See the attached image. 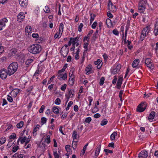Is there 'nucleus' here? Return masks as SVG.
<instances>
[{"label": "nucleus", "instance_id": "1", "mask_svg": "<svg viewBox=\"0 0 158 158\" xmlns=\"http://www.w3.org/2000/svg\"><path fill=\"white\" fill-rule=\"evenodd\" d=\"M42 50L41 46L39 44H34L30 46L28 48V50L33 54L40 53Z\"/></svg>", "mask_w": 158, "mask_h": 158}, {"label": "nucleus", "instance_id": "2", "mask_svg": "<svg viewBox=\"0 0 158 158\" xmlns=\"http://www.w3.org/2000/svg\"><path fill=\"white\" fill-rule=\"evenodd\" d=\"M18 67V64L16 62L11 63L8 67V73L9 76L13 75L17 70Z\"/></svg>", "mask_w": 158, "mask_h": 158}, {"label": "nucleus", "instance_id": "3", "mask_svg": "<svg viewBox=\"0 0 158 158\" xmlns=\"http://www.w3.org/2000/svg\"><path fill=\"white\" fill-rule=\"evenodd\" d=\"M146 106L145 103L141 102L138 106L136 111L139 112H143L145 110Z\"/></svg>", "mask_w": 158, "mask_h": 158}, {"label": "nucleus", "instance_id": "4", "mask_svg": "<svg viewBox=\"0 0 158 158\" xmlns=\"http://www.w3.org/2000/svg\"><path fill=\"white\" fill-rule=\"evenodd\" d=\"M121 68V65L120 64H118L111 69L110 70L111 72L114 74L117 73L120 71Z\"/></svg>", "mask_w": 158, "mask_h": 158}, {"label": "nucleus", "instance_id": "5", "mask_svg": "<svg viewBox=\"0 0 158 158\" xmlns=\"http://www.w3.org/2000/svg\"><path fill=\"white\" fill-rule=\"evenodd\" d=\"M108 5V10L110 11L115 12L116 10V6L113 5L110 0H109Z\"/></svg>", "mask_w": 158, "mask_h": 158}, {"label": "nucleus", "instance_id": "6", "mask_svg": "<svg viewBox=\"0 0 158 158\" xmlns=\"http://www.w3.org/2000/svg\"><path fill=\"white\" fill-rule=\"evenodd\" d=\"M8 74V73L6 69H3L0 70V77L2 79H5Z\"/></svg>", "mask_w": 158, "mask_h": 158}, {"label": "nucleus", "instance_id": "7", "mask_svg": "<svg viewBox=\"0 0 158 158\" xmlns=\"http://www.w3.org/2000/svg\"><path fill=\"white\" fill-rule=\"evenodd\" d=\"M8 21L6 18H4L0 20V31L2 30L3 27L6 26V24L8 22Z\"/></svg>", "mask_w": 158, "mask_h": 158}, {"label": "nucleus", "instance_id": "8", "mask_svg": "<svg viewBox=\"0 0 158 158\" xmlns=\"http://www.w3.org/2000/svg\"><path fill=\"white\" fill-rule=\"evenodd\" d=\"M69 52V48H64V46L62 47L60 51V53L64 57H65L67 56Z\"/></svg>", "mask_w": 158, "mask_h": 158}, {"label": "nucleus", "instance_id": "9", "mask_svg": "<svg viewBox=\"0 0 158 158\" xmlns=\"http://www.w3.org/2000/svg\"><path fill=\"white\" fill-rule=\"evenodd\" d=\"M21 91V90L20 89H13L9 94L13 97H15L17 96V94Z\"/></svg>", "mask_w": 158, "mask_h": 158}, {"label": "nucleus", "instance_id": "10", "mask_svg": "<svg viewBox=\"0 0 158 158\" xmlns=\"http://www.w3.org/2000/svg\"><path fill=\"white\" fill-rule=\"evenodd\" d=\"M148 152L146 151H142L139 153V158H146L148 156Z\"/></svg>", "mask_w": 158, "mask_h": 158}, {"label": "nucleus", "instance_id": "11", "mask_svg": "<svg viewBox=\"0 0 158 158\" xmlns=\"http://www.w3.org/2000/svg\"><path fill=\"white\" fill-rule=\"evenodd\" d=\"M56 76H57V78L61 81L62 80H65L67 79V74L66 73H64L63 74L61 73L58 74Z\"/></svg>", "mask_w": 158, "mask_h": 158}, {"label": "nucleus", "instance_id": "12", "mask_svg": "<svg viewBox=\"0 0 158 158\" xmlns=\"http://www.w3.org/2000/svg\"><path fill=\"white\" fill-rule=\"evenodd\" d=\"M123 80V77H118V79L116 84V88L118 89L121 88Z\"/></svg>", "mask_w": 158, "mask_h": 158}, {"label": "nucleus", "instance_id": "13", "mask_svg": "<svg viewBox=\"0 0 158 158\" xmlns=\"http://www.w3.org/2000/svg\"><path fill=\"white\" fill-rule=\"evenodd\" d=\"M25 15L23 12H21L18 15L17 17V20L19 22H21L24 19Z\"/></svg>", "mask_w": 158, "mask_h": 158}, {"label": "nucleus", "instance_id": "14", "mask_svg": "<svg viewBox=\"0 0 158 158\" xmlns=\"http://www.w3.org/2000/svg\"><path fill=\"white\" fill-rule=\"evenodd\" d=\"M101 143H100L98 144L97 148H96L95 152V156L97 157L100 151L101 148Z\"/></svg>", "mask_w": 158, "mask_h": 158}, {"label": "nucleus", "instance_id": "15", "mask_svg": "<svg viewBox=\"0 0 158 158\" xmlns=\"http://www.w3.org/2000/svg\"><path fill=\"white\" fill-rule=\"evenodd\" d=\"M20 5L23 7H26L27 5V0H19Z\"/></svg>", "mask_w": 158, "mask_h": 158}, {"label": "nucleus", "instance_id": "16", "mask_svg": "<svg viewBox=\"0 0 158 158\" xmlns=\"http://www.w3.org/2000/svg\"><path fill=\"white\" fill-rule=\"evenodd\" d=\"M147 2L146 0H140L139 2L138 6L146 7Z\"/></svg>", "mask_w": 158, "mask_h": 158}, {"label": "nucleus", "instance_id": "17", "mask_svg": "<svg viewBox=\"0 0 158 158\" xmlns=\"http://www.w3.org/2000/svg\"><path fill=\"white\" fill-rule=\"evenodd\" d=\"M92 66L91 64H89L86 68L85 71H86L85 73L86 74H89L91 73V71L92 69Z\"/></svg>", "mask_w": 158, "mask_h": 158}, {"label": "nucleus", "instance_id": "18", "mask_svg": "<svg viewBox=\"0 0 158 158\" xmlns=\"http://www.w3.org/2000/svg\"><path fill=\"white\" fill-rule=\"evenodd\" d=\"M139 62V60L137 59L135 60L133 62L132 65L133 68H135L137 67Z\"/></svg>", "mask_w": 158, "mask_h": 158}, {"label": "nucleus", "instance_id": "19", "mask_svg": "<svg viewBox=\"0 0 158 158\" xmlns=\"http://www.w3.org/2000/svg\"><path fill=\"white\" fill-rule=\"evenodd\" d=\"M65 149L67 152V155H69L72 153V150L70 145H66L65 147Z\"/></svg>", "mask_w": 158, "mask_h": 158}, {"label": "nucleus", "instance_id": "20", "mask_svg": "<svg viewBox=\"0 0 158 158\" xmlns=\"http://www.w3.org/2000/svg\"><path fill=\"white\" fill-rule=\"evenodd\" d=\"M40 127V126L39 125H37L36 126L34 127L33 132V136H35L37 135V131L39 130Z\"/></svg>", "mask_w": 158, "mask_h": 158}, {"label": "nucleus", "instance_id": "21", "mask_svg": "<svg viewBox=\"0 0 158 158\" xmlns=\"http://www.w3.org/2000/svg\"><path fill=\"white\" fill-rule=\"evenodd\" d=\"M70 78L69 79V84L71 86H72L74 83V77L73 76H72V74H71L70 76H69Z\"/></svg>", "mask_w": 158, "mask_h": 158}, {"label": "nucleus", "instance_id": "22", "mask_svg": "<svg viewBox=\"0 0 158 158\" xmlns=\"http://www.w3.org/2000/svg\"><path fill=\"white\" fill-rule=\"evenodd\" d=\"M53 112L56 114H57L59 112V110L57 106H54L52 108Z\"/></svg>", "mask_w": 158, "mask_h": 158}, {"label": "nucleus", "instance_id": "23", "mask_svg": "<svg viewBox=\"0 0 158 158\" xmlns=\"http://www.w3.org/2000/svg\"><path fill=\"white\" fill-rule=\"evenodd\" d=\"M72 137L73 139V140L77 139V138H78V135L75 131H73Z\"/></svg>", "mask_w": 158, "mask_h": 158}, {"label": "nucleus", "instance_id": "24", "mask_svg": "<svg viewBox=\"0 0 158 158\" xmlns=\"http://www.w3.org/2000/svg\"><path fill=\"white\" fill-rule=\"evenodd\" d=\"M106 23L107 26L108 27H110L112 26V23L111 20L108 18L106 19Z\"/></svg>", "mask_w": 158, "mask_h": 158}, {"label": "nucleus", "instance_id": "25", "mask_svg": "<svg viewBox=\"0 0 158 158\" xmlns=\"http://www.w3.org/2000/svg\"><path fill=\"white\" fill-rule=\"evenodd\" d=\"M33 61V60L32 59H29L27 60L25 62V64L28 66Z\"/></svg>", "mask_w": 158, "mask_h": 158}, {"label": "nucleus", "instance_id": "26", "mask_svg": "<svg viewBox=\"0 0 158 158\" xmlns=\"http://www.w3.org/2000/svg\"><path fill=\"white\" fill-rule=\"evenodd\" d=\"M117 133L116 132H114L113 133H112L110 136L111 140L112 141L114 140L115 139V136L117 135Z\"/></svg>", "mask_w": 158, "mask_h": 158}, {"label": "nucleus", "instance_id": "27", "mask_svg": "<svg viewBox=\"0 0 158 158\" xmlns=\"http://www.w3.org/2000/svg\"><path fill=\"white\" fill-rule=\"evenodd\" d=\"M146 7H144L142 6H138V10L139 11L140 13H143L145 10Z\"/></svg>", "mask_w": 158, "mask_h": 158}, {"label": "nucleus", "instance_id": "28", "mask_svg": "<svg viewBox=\"0 0 158 158\" xmlns=\"http://www.w3.org/2000/svg\"><path fill=\"white\" fill-rule=\"evenodd\" d=\"M60 32L59 31L57 32H56L55 35L54 37V40L56 39V38H58L59 39L60 38L62 35L61 34V35H60Z\"/></svg>", "mask_w": 158, "mask_h": 158}, {"label": "nucleus", "instance_id": "29", "mask_svg": "<svg viewBox=\"0 0 158 158\" xmlns=\"http://www.w3.org/2000/svg\"><path fill=\"white\" fill-rule=\"evenodd\" d=\"M74 90L73 89H70L69 91L68 94L69 96H71V98L73 97L74 95Z\"/></svg>", "mask_w": 158, "mask_h": 158}, {"label": "nucleus", "instance_id": "30", "mask_svg": "<svg viewBox=\"0 0 158 158\" xmlns=\"http://www.w3.org/2000/svg\"><path fill=\"white\" fill-rule=\"evenodd\" d=\"M155 115V112L154 111H152L150 113L148 118H154Z\"/></svg>", "mask_w": 158, "mask_h": 158}, {"label": "nucleus", "instance_id": "31", "mask_svg": "<svg viewBox=\"0 0 158 158\" xmlns=\"http://www.w3.org/2000/svg\"><path fill=\"white\" fill-rule=\"evenodd\" d=\"M20 142L21 144H23L24 143H25L27 139V137L26 136L20 137Z\"/></svg>", "mask_w": 158, "mask_h": 158}, {"label": "nucleus", "instance_id": "32", "mask_svg": "<svg viewBox=\"0 0 158 158\" xmlns=\"http://www.w3.org/2000/svg\"><path fill=\"white\" fill-rule=\"evenodd\" d=\"M23 121H20L17 124V127L18 128L20 129L23 126Z\"/></svg>", "mask_w": 158, "mask_h": 158}, {"label": "nucleus", "instance_id": "33", "mask_svg": "<svg viewBox=\"0 0 158 158\" xmlns=\"http://www.w3.org/2000/svg\"><path fill=\"white\" fill-rule=\"evenodd\" d=\"M152 60L150 58H147L145 59V64L146 65L149 64H150L151 63Z\"/></svg>", "mask_w": 158, "mask_h": 158}, {"label": "nucleus", "instance_id": "34", "mask_svg": "<svg viewBox=\"0 0 158 158\" xmlns=\"http://www.w3.org/2000/svg\"><path fill=\"white\" fill-rule=\"evenodd\" d=\"M50 136L49 135L47 136L46 138L45 139V142L48 144H49L50 143Z\"/></svg>", "mask_w": 158, "mask_h": 158}, {"label": "nucleus", "instance_id": "35", "mask_svg": "<svg viewBox=\"0 0 158 158\" xmlns=\"http://www.w3.org/2000/svg\"><path fill=\"white\" fill-rule=\"evenodd\" d=\"M77 141L73 140L72 143V147L73 149L75 150L77 147Z\"/></svg>", "mask_w": 158, "mask_h": 158}, {"label": "nucleus", "instance_id": "36", "mask_svg": "<svg viewBox=\"0 0 158 158\" xmlns=\"http://www.w3.org/2000/svg\"><path fill=\"white\" fill-rule=\"evenodd\" d=\"M53 154L55 158H61L59 154L57 153V151H55L53 152Z\"/></svg>", "mask_w": 158, "mask_h": 158}, {"label": "nucleus", "instance_id": "37", "mask_svg": "<svg viewBox=\"0 0 158 158\" xmlns=\"http://www.w3.org/2000/svg\"><path fill=\"white\" fill-rule=\"evenodd\" d=\"M64 29V24L63 23H60V28L59 31L61 32V35H62L63 31Z\"/></svg>", "mask_w": 158, "mask_h": 158}, {"label": "nucleus", "instance_id": "38", "mask_svg": "<svg viewBox=\"0 0 158 158\" xmlns=\"http://www.w3.org/2000/svg\"><path fill=\"white\" fill-rule=\"evenodd\" d=\"M97 35L96 33H94L93 34V36L91 38V41L92 42H94L95 40L97 38Z\"/></svg>", "mask_w": 158, "mask_h": 158}, {"label": "nucleus", "instance_id": "39", "mask_svg": "<svg viewBox=\"0 0 158 158\" xmlns=\"http://www.w3.org/2000/svg\"><path fill=\"white\" fill-rule=\"evenodd\" d=\"M108 121L107 119H103L101 122V125L102 126H104L106 125Z\"/></svg>", "mask_w": 158, "mask_h": 158}, {"label": "nucleus", "instance_id": "40", "mask_svg": "<svg viewBox=\"0 0 158 158\" xmlns=\"http://www.w3.org/2000/svg\"><path fill=\"white\" fill-rule=\"evenodd\" d=\"M6 141V139L5 138L0 139V146L5 143Z\"/></svg>", "mask_w": 158, "mask_h": 158}, {"label": "nucleus", "instance_id": "41", "mask_svg": "<svg viewBox=\"0 0 158 158\" xmlns=\"http://www.w3.org/2000/svg\"><path fill=\"white\" fill-rule=\"evenodd\" d=\"M105 80V78L104 77H102L100 79L99 84L100 85H102L103 84Z\"/></svg>", "mask_w": 158, "mask_h": 158}, {"label": "nucleus", "instance_id": "42", "mask_svg": "<svg viewBox=\"0 0 158 158\" xmlns=\"http://www.w3.org/2000/svg\"><path fill=\"white\" fill-rule=\"evenodd\" d=\"M104 151L105 152L106 154L107 155L109 153H113V151L112 150H109L107 149H105Z\"/></svg>", "mask_w": 158, "mask_h": 158}, {"label": "nucleus", "instance_id": "43", "mask_svg": "<svg viewBox=\"0 0 158 158\" xmlns=\"http://www.w3.org/2000/svg\"><path fill=\"white\" fill-rule=\"evenodd\" d=\"M61 102V100L59 98H56L55 101V103L57 105H59L60 104Z\"/></svg>", "mask_w": 158, "mask_h": 158}, {"label": "nucleus", "instance_id": "44", "mask_svg": "<svg viewBox=\"0 0 158 158\" xmlns=\"http://www.w3.org/2000/svg\"><path fill=\"white\" fill-rule=\"evenodd\" d=\"M7 99L8 101L10 102H12L13 101L12 98L9 95H8L7 96Z\"/></svg>", "mask_w": 158, "mask_h": 158}, {"label": "nucleus", "instance_id": "45", "mask_svg": "<svg viewBox=\"0 0 158 158\" xmlns=\"http://www.w3.org/2000/svg\"><path fill=\"white\" fill-rule=\"evenodd\" d=\"M45 108V106L44 105H42L39 110V112L40 113H42L43 112Z\"/></svg>", "mask_w": 158, "mask_h": 158}, {"label": "nucleus", "instance_id": "46", "mask_svg": "<svg viewBox=\"0 0 158 158\" xmlns=\"http://www.w3.org/2000/svg\"><path fill=\"white\" fill-rule=\"evenodd\" d=\"M19 148V147L18 146H15L13 148L12 151L14 152H16Z\"/></svg>", "mask_w": 158, "mask_h": 158}, {"label": "nucleus", "instance_id": "47", "mask_svg": "<svg viewBox=\"0 0 158 158\" xmlns=\"http://www.w3.org/2000/svg\"><path fill=\"white\" fill-rule=\"evenodd\" d=\"M75 39V38H74L72 37L70 38V40H71V42L72 44H75L77 42V41H76V40Z\"/></svg>", "mask_w": 158, "mask_h": 158}, {"label": "nucleus", "instance_id": "48", "mask_svg": "<svg viewBox=\"0 0 158 158\" xmlns=\"http://www.w3.org/2000/svg\"><path fill=\"white\" fill-rule=\"evenodd\" d=\"M148 29V27H146L145 28H144L143 29V31H142V32L143 35H144V34H146L147 31Z\"/></svg>", "mask_w": 158, "mask_h": 158}, {"label": "nucleus", "instance_id": "49", "mask_svg": "<svg viewBox=\"0 0 158 158\" xmlns=\"http://www.w3.org/2000/svg\"><path fill=\"white\" fill-rule=\"evenodd\" d=\"M87 148H85L84 147H83V149L82 150L81 153V156H83L84 154L85 151L86 150Z\"/></svg>", "mask_w": 158, "mask_h": 158}, {"label": "nucleus", "instance_id": "50", "mask_svg": "<svg viewBox=\"0 0 158 158\" xmlns=\"http://www.w3.org/2000/svg\"><path fill=\"white\" fill-rule=\"evenodd\" d=\"M113 33L116 35H118L119 34L118 31L116 29H114L113 30Z\"/></svg>", "mask_w": 158, "mask_h": 158}, {"label": "nucleus", "instance_id": "51", "mask_svg": "<svg viewBox=\"0 0 158 158\" xmlns=\"http://www.w3.org/2000/svg\"><path fill=\"white\" fill-rule=\"evenodd\" d=\"M146 66L149 67L151 69H154V66H153V64L152 63V61H151V63L146 65Z\"/></svg>", "mask_w": 158, "mask_h": 158}, {"label": "nucleus", "instance_id": "52", "mask_svg": "<svg viewBox=\"0 0 158 158\" xmlns=\"http://www.w3.org/2000/svg\"><path fill=\"white\" fill-rule=\"evenodd\" d=\"M146 66L149 67L151 69H154V66H153V64L152 63V61H151V63L146 65Z\"/></svg>", "mask_w": 158, "mask_h": 158}, {"label": "nucleus", "instance_id": "53", "mask_svg": "<svg viewBox=\"0 0 158 158\" xmlns=\"http://www.w3.org/2000/svg\"><path fill=\"white\" fill-rule=\"evenodd\" d=\"M83 26V24L82 23L80 24L78 28V31L79 32H81L82 31V28Z\"/></svg>", "mask_w": 158, "mask_h": 158}, {"label": "nucleus", "instance_id": "54", "mask_svg": "<svg viewBox=\"0 0 158 158\" xmlns=\"http://www.w3.org/2000/svg\"><path fill=\"white\" fill-rule=\"evenodd\" d=\"M89 101V106H90L91 105V102L93 101V98L91 96H89L88 98Z\"/></svg>", "mask_w": 158, "mask_h": 158}, {"label": "nucleus", "instance_id": "55", "mask_svg": "<svg viewBox=\"0 0 158 158\" xmlns=\"http://www.w3.org/2000/svg\"><path fill=\"white\" fill-rule=\"evenodd\" d=\"M67 85L66 84H64L63 85H62L60 89L61 90L64 91L66 89Z\"/></svg>", "mask_w": 158, "mask_h": 158}, {"label": "nucleus", "instance_id": "56", "mask_svg": "<svg viewBox=\"0 0 158 158\" xmlns=\"http://www.w3.org/2000/svg\"><path fill=\"white\" fill-rule=\"evenodd\" d=\"M40 71L39 70V69L36 70L33 76V77H36L37 76H38V74L40 73Z\"/></svg>", "mask_w": 158, "mask_h": 158}, {"label": "nucleus", "instance_id": "57", "mask_svg": "<svg viewBox=\"0 0 158 158\" xmlns=\"http://www.w3.org/2000/svg\"><path fill=\"white\" fill-rule=\"evenodd\" d=\"M16 136L15 133H13L12 135L10 136V139H14L16 138Z\"/></svg>", "mask_w": 158, "mask_h": 158}, {"label": "nucleus", "instance_id": "58", "mask_svg": "<svg viewBox=\"0 0 158 158\" xmlns=\"http://www.w3.org/2000/svg\"><path fill=\"white\" fill-rule=\"evenodd\" d=\"M32 103H33V102L32 101H31L29 103V104L28 105V107H27L28 110H30L31 107L32 106Z\"/></svg>", "mask_w": 158, "mask_h": 158}, {"label": "nucleus", "instance_id": "59", "mask_svg": "<svg viewBox=\"0 0 158 158\" xmlns=\"http://www.w3.org/2000/svg\"><path fill=\"white\" fill-rule=\"evenodd\" d=\"M44 11L46 13H48L50 11L49 8L48 6H45L44 8Z\"/></svg>", "mask_w": 158, "mask_h": 158}, {"label": "nucleus", "instance_id": "60", "mask_svg": "<svg viewBox=\"0 0 158 158\" xmlns=\"http://www.w3.org/2000/svg\"><path fill=\"white\" fill-rule=\"evenodd\" d=\"M107 16L110 18H113V15L110 11L107 12Z\"/></svg>", "mask_w": 158, "mask_h": 158}, {"label": "nucleus", "instance_id": "61", "mask_svg": "<svg viewBox=\"0 0 158 158\" xmlns=\"http://www.w3.org/2000/svg\"><path fill=\"white\" fill-rule=\"evenodd\" d=\"M98 108L96 106H95L94 108L92 110V112L93 113H95V112H97V111H98Z\"/></svg>", "mask_w": 158, "mask_h": 158}, {"label": "nucleus", "instance_id": "62", "mask_svg": "<svg viewBox=\"0 0 158 158\" xmlns=\"http://www.w3.org/2000/svg\"><path fill=\"white\" fill-rule=\"evenodd\" d=\"M154 33L155 36H157L158 35V28H155L154 31Z\"/></svg>", "mask_w": 158, "mask_h": 158}, {"label": "nucleus", "instance_id": "63", "mask_svg": "<svg viewBox=\"0 0 158 158\" xmlns=\"http://www.w3.org/2000/svg\"><path fill=\"white\" fill-rule=\"evenodd\" d=\"M97 23L95 21L93 23V24H92V28H93V29H95V28L96 27V26H97Z\"/></svg>", "mask_w": 158, "mask_h": 158}, {"label": "nucleus", "instance_id": "64", "mask_svg": "<svg viewBox=\"0 0 158 158\" xmlns=\"http://www.w3.org/2000/svg\"><path fill=\"white\" fill-rule=\"evenodd\" d=\"M102 62L101 61V60L100 59H98L97 61H95L94 62V64L95 65H97L99 63H101Z\"/></svg>", "mask_w": 158, "mask_h": 158}]
</instances>
